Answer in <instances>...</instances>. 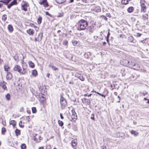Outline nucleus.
<instances>
[{"mask_svg":"<svg viewBox=\"0 0 149 149\" xmlns=\"http://www.w3.org/2000/svg\"><path fill=\"white\" fill-rule=\"evenodd\" d=\"M88 25L87 22L84 19H81L78 24V29L79 30H84Z\"/></svg>","mask_w":149,"mask_h":149,"instance_id":"f257e3e1","label":"nucleus"},{"mask_svg":"<svg viewBox=\"0 0 149 149\" xmlns=\"http://www.w3.org/2000/svg\"><path fill=\"white\" fill-rule=\"evenodd\" d=\"M60 103L61 105L62 109H64L65 106L67 104V102L65 99L62 96H61L60 97Z\"/></svg>","mask_w":149,"mask_h":149,"instance_id":"f03ea898","label":"nucleus"},{"mask_svg":"<svg viewBox=\"0 0 149 149\" xmlns=\"http://www.w3.org/2000/svg\"><path fill=\"white\" fill-rule=\"evenodd\" d=\"M145 1L143 0H140V4L141 6V12L145 13L146 10V6L144 4Z\"/></svg>","mask_w":149,"mask_h":149,"instance_id":"7ed1b4c3","label":"nucleus"},{"mask_svg":"<svg viewBox=\"0 0 149 149\" xmlns=\"http://www.w3.org/2000/svg\"><path fill=\"white\" fill-rule=\"evenodd\" d=\"M120 63L121 65L127 67L128 65V63H129V61L127 59H124L120 61Z\"/></svg>","mask_w":149,"mask_h":149,"instance_id":"20e7f679","label":"nucleus"},{"mask_svg":"<svg viewBox=\"0 0 149 149\" xmlns=\"http://www.w3.org/2000/svg\"><path fill=\"white\" fill-rule=\"evenodd\" d=\"M77 141L76 139H74L71 141V146L74 149H76L77 148Z\"/></svg>","mask_w":149,"mask_h":149,"instance_id":"39448f33","label":"nucleus"},{"mask_svg":"<svg viewBox=\"0 0 149 149\" xmlns=\"http://www.w3.org/2000/svg\"><path fill=\"white\" fill-rule=\"evenodd\" d=\"M13 70L17 72L20 73L21 68L19 65H16L14 68Z\"/></svg>","mask_w":149,"mask_h":149,"instance_id":"423d86ee","label":"nucleus"},{"mask_svg":"<svg viewBox=\"0 0 149 149\" xmlns=\"http://www.w3.org/2000/svg\"><path fill=\"white\" fill-rule=\"evenodd\" d=\"M39 3L40 5H43L44 7H46L48 6V3L47 2V0H42V1L39 2Z\"/></svg>","mask_w":149,"mask_h":149,"instance_id":"0eeeda50","label":"nucleus"},{"mask_svg":"<svg viewBox=\"0 0 149 149\" xmlns=\"http://www.w3.org/2000/svg\"><path fill=\"white\" fill-rule=\"evenodd\" d=\"M6 83L5 82H1L0 84V86H1L2 87V88L4 90H7V87L6 86Z\"/></svg>","mask_w":149,"mask_h":149,"instance_id":"6e6552de","label":"nucleus"},{"mask_svg":"<svg viewBox=\"0 0 149 149\" xmlns=\"http://www.w3.org/2000/svg\"><path fill=\"white\" fill-rule=\"evenodd\" d=\"M75 76L81 81H83L84 80V78L80 74H79L78 73H76L75 74Z\"/></svg>","mask_w":149,"mask_h":149,"instance_id":"1a4fd4ad","label":"nucleus"},{"mask_svg":"<svg viewBox=\"0 0 149 149\" xmlns=\"http://www.w3.org/2000/svg\"><path fill=\"white\" fill-rule=\"evenodd\" d=\"M132 69L137 70H139L140 69V67L138 64L135 63L134 65L132 67Z\"/></svg>","mask_w":149,"mask_h":149,"instance_id":"9d476101","label":"nucleus"},{"mask_svg":"<svg viewBox=\"0 0 149 149\" xmlns=\"http://www.w3.org/2000/svg\"><path fill=\"white\" fill-rule=\"evenodd\" d=\"M12 77V74L10 72H8L6 75V78L8 80L11 79Z\"/></svg>","mask_w":149,"mask_h":149,"instance_id":"9b49d317","label":"nucleus"},{"mask_svg":"<svg viewBox=\"0 0 149 149\" xmlns=\"http://www.w3.org/2000/svg\"><path fill=\"white\" fill-rule=\"evenodd\" d=\"M22 10L25 11L27 10V6L26 4H24L22 6Z\"/></svg>","mask_w":149,"mask_h":149,"instance_id":"f8f14e48","label":"nucleus"},{"mask_svg":"<svg viewBox=\"0 0 149 149\" xmlns=\"http://www.w3.org/2000/svg\"><path fill=\"white\" fill-rule=\"evenodd\" d=\"M130 132L132 134H133L135 136H137L139 134L138 132L134 130H132L130 131Z\"/></svg>","mask_w":149,"mask_h":149,"instance_id":"ddd939ff","label":"nucleus"},{"mask_svg":"<svg viewBox=\"0 0 149 149\" xmlns=\"http://www.w3.org/2000/svg\"><path fill=\"white\" fill-rule=\"evenodd\" d=\"M84 100L88 105H90L91 104V100L90 99H88L85 98H83L82 99V102H83V100Z\"/></svg>","mask_w":149,"mask_h":149,"instance_id":"4468645a","label":"nucleus"},{"mask_svg":"<svg viewBox=\"0 0 149 149\" xmlns=\"http://www.w3.org/2000/svg\"><path fill=\"white\" fill-rule=\"evenodd\" d=\"M91 55V53L90 52H87L84 54V57L85 58H88Z\"/></svg>","mask_w":149,"mask_h":149,"instance_id":"2eb2a0df","label":"nucleus"},{"mask_svg":"<svg viewBox=\"0 0 149 149\" xmlns=\"http://www.w3.org/2000/svg\"><path fill=\"white\" fill-rule=\"evenodd\" d=\"M129 42L132 43H135L136 40L134 39V38H129L128 39Z\"/></svg>","mask_w":149,"mask_h":149,"instance_id":"dca6fc26","label":"nucleus"},{"mask_svg":"<svg viewBox=\"0 0 149 149\" xmlns=\"http://www.w3.org/2000/svg\"><path fill=\"white\" fill-rule=\"evenodd\" d=\"M49 67H51L52 69L54 71H56L58 70V68L56 67L53 65L49 64Z\"/></svg>","mask_w":149,"mask_h":149,"instance_id":"f3484780","label":"nucleus"},{"mask_svg":"<svg viewBox=\"0 0 149 149\" xmlns=\"http://www.w3.org/2000/svg\"><path fill=\"white\" fill-rule=\"evenodd\" d=\"M134 9V8L132 6H131L127 8V11L128 13H131L133 11Z\"/></svg>","mask_w":149,"mask_h":149,"instance_id":"a211bd4d","label":"nucleus"},{"mask_svg":"<svg viewBox=\"0 0 149 149\" xmlns=\"http://www.w3.org/2000/svg\"><path fill=\"white\" fill-rule=\"evenodd\" d=\"M32 75L33 76L35 77H36L38 73L36 70H34L32 71Z\"/></svg>","mask_w":149,"mask_h":149,"instance_id":"6ab92c4d","label":"nucleus"},{"mask_svg":"<svg viewBox=\"0 0 149 149\" xmlns=\"http://www.w3.org/2000/svg\"><path fill=\"white\" fill-rule=\"evenodd\" d=\"M58 123L59 126H61L62 129L64 128V127H63V122L60 120H58Z\"/></svg>","mask_w":149,"mask_h":149,"instance_id":"aec40b11","label":"nucleus"},{"mask_svg":"<svg viewBox=\"0 0 149 149\" xmlns=\"http://www.w3.org/2000/svg\"><path fill=\"white\" fill-rule=\"evenodd\" d=\"M29 67L32 68H34L35 67L34 63L31 61H29Z\"/></svg>","mask_w":149,"mask_h":149,"instance_id":"412c9836","label":"nucleus"},{"mask_svg":"<svg viewBox=\"0 0 149 149\" xmlns=\"http://www.w3.org/2000/svg\"><path fill=\"white\" fill-rule=\"evenodd\" d=\"M65 0H55L56 2L58 4H62L65 1Z\"/></svg>","mask_w":149,"mask_h":149,"instance_id":"4be33fe9","label":"nucleus"},{"mask_svg":"<svg viewBox=\"0 0 149 149\" xmlns=\"http://www.w3.org/2000/svg\"><path fill=\"white\" fill-rule=\"evenodd\" d=\"M8 29L10 32L12 31L13 30V26L11 25H9L8 26Z\"/></svg>","mask_w":149,"mask_h":149,"instance_id":"5701e85b","label":"nucleus"},{"mask_svg":"<svg viewBox=\"0 0 149 149\" xmlns=\"http://www.w3.org/2000/svg\"><path fill=\"white\" fill-rule=\"evenodd\" d=\"M10 124L12 125L14 127L16 125V123L15 120H12L10 121Z\"/></svg>","mask_w":149,"mask_h":149,"instance_id":"b1692460","label":"nucleus"},{"mask_svg":"<svg viewBox=\"0 0 149 149\" xmlns=\"http://www.w3.org/2000/svg\"><path fill=\"white\" fill-rule=\"evenodd\" d=\"M88 30L90 32H93L94 30V27L93 26H90L88 28Z\"/></svg>","mask_w":149,"mask_h":149,"instance_id":"393cba45","label":"nucleus"},{"mask_svg":"<svg viewBox=\"0 0 149 149\" xmlns=\"http://www.w3.org/2000/svg\"><path fill=\"white\" fill-rule=\"evenodd\" d=\"M15 133L16 136H17L20 134V132L19 130L17 129L15 130Z\"/></svg>","mask_w":149,"mask_h":149,"instance_id":"a878e982","label":"nucleus"},{"mask_svg":"<svg viewBox=\"0 0 149 149\" xmlns=\"http://www.w3.org/2000/svg\"><path fill=\"white\" fill-rule=\"evenodd\" d=\"M135 63L132 62V61H131V64H128V65L127 66V67H129L130 68H132V67L134 65V64H135Z\"/></svg>","mask_w":149,"mask_h":149,"instance_id":"bb28decb","label":"nucleus"},{"mask_svg":"<svg viewBox=\"0 0 149 149\" xmlns=\"http://www.w3.org/2000/svg\"><path fill=\"white\" fill-rule=\"evenodd\" d=\"M71 118L72 120L74 121L76 120L77 118V115H71Z\"/></svg>","mask_w":149,"mask_h":149,"instance_id":"cd10ccee","label":"nucleus"},{"mask_svg":"<svg viewBox=\"0 0 149 149\" xmlns=\"http://www.w3.org/2000/svg\"><path fill=\"white\" fill-rule=\"evenodd\" d=\"M26 72V69L24 68H23V70H22L21 69V72H20V74H24Z\"/></svg>","mask_w":149,"mask_h":149,"instance_id":"c85d7f7f","label":"nucleus"},{"mask_svg":"<svg viewBox=\"0 0 149 149\" xmlns=\"http://www.w3.org/2000/svg\"><path fill=\"white\" fill-rule=\"evenodd\" d=\"M148 18V15L147 14H145L142 15V18L143 19L146 20Z\"/></svg>","mask_w":149,"mask_h":149,"instance_id":"c756f323","label":"nucleus"},{"mask_svg":"<svg viewBox=\"0 0 149 149\" xmlns=\"http://www.w3.org/2000/svg\"><path fill=\"white\" fill-rule=\"evenodd\" d=\"M7 16L6 15H2V20L3 21H5L7 19Z\"/></svg>","mask_w":149,"mask_h":149,"instance_id":"7c9ffc66","label":"nucleus"},{"mask_svg":"<svg viewBox=\"0 0 149 149\" xmlns=\"http://www.w3.org/2000/svg\"><path fill=\"white\" fill-rule=\"evenodd\" d=\"M42 17H41L40 16L37 21L38 23L39 24H40L42 22Z\"/></svg>","mask_w":149,"mask_h":149,"instance_id":"2f4dec72","label":"nucleus"},{"mask_svg":"<svg viewBox=\"0 0 149 149\" xmlns=\"http://www.w3.org/2000/svg\"><path fill=\"white\" fill-rule=\"evenodd\" d=\"M6 99L8 101L10 100V95L9 93H7L6 95Z\"/></svg>","mask_w":149,"mask_h":149,"instance_id":"473e14b6","label":"nucleus"},{"mask_svg":"<svg viewBox=\"0 0 149 149\" xmlns=\"http://www.w3.org/2000/svg\"><path fill=\"white\" fill-rule=\"evenodd\" d=\"M6 131V128L4 127H3L1 129V133L2 134H4Z\"/></svg>","mask_w":149,"mask_h":149,"instance_id":"72a5a7b5","label":"nucleus"},{"mask_svg":"<svg viewBox=\"0 0 149 149\" xmlns=\"http://www.w3.org/2000/svg\"><path fill=\"white\" fill-rule=\"evenodd\" d=\"M21 149H26V146L24 143H23L21 146Z\"/></svg>","mask_w":149,"mask_h":149,"instance_id":"f704fd0d","label":"nucleus"},{"mask_svg":"<svg viewBox=\"0 0 149 149\" xmlns=\"http://www.w3.org/2000/svg\"><path fill=\"white\" fill-rule=\"evenodd\" d=\"M32 111L33 113H36L37 112L36 108L35 107H33L32 108Z\"/></svg>","mask_w":149,"mask_h":149,"instance_id":"c9c22d12","label":"nucleus"},{"mask_svg":"<svg viewBox=\"0 0 149 149\" xmlns=\"http://www.w3.org/2000/svg\"><path fill=\"white\" fill-rule=\"evenodd\" d=\"M27 32L30 35L33 34V31L31 29H29L28 30H27Z\"/></svg>","mask_w":149,"mask_h":149,"instance_id":"e433bc0d","label":"nucleus"},{"mask_svg":"<svg viewBox=\"0 0 149 149\" xmlns=\"http://www.w3.org/2000/svg\"><path fill=\"white\" fill-rule=\"evenodd\" d=\"M121 3L123 4L126 5L128 4V2L126 1V0H122L121 1Z\"/></svg>","mask_w":149,"mask_h":149,"instance_id":"4c0bfd02","label":"nucleus"},{"mask_svg":"<svg viewBox=\"0 0 149 149\" xmlns=\"http://www.w3.org/2000/svg\"><path fill=\"white\" fill-rule=\"evenodd\" d=\"M0 2L3 3L6 5H7L6 0H0Z\"/></svg>","mask_w":149,"mask_h":149,"instance_id":"58836bf2","label":"nucleus"},{"mask_svg":"<svg viewBox=\"0 0 149 149\" xmlns=\"http://www.w3.org/2000/svg\"><path fill=\"white\" fill-rule=\"evenodd\" d=\"M140 93L142 94L144 96H145V95L148 94V92L146 91H144L143 92H140Z\"/></svg>","mask_w":149,"mask_h":149,"instance_id":"ea45409f","label":"nucleus"},{"mask_svg":"<svg viewBox=\"0 0 149 149\" xmlns=\"http://www.w3.org/2000/svg\"><path fill=\"white\" fill-rule=\"evenodd\" d=\"M72 43L74 45H75L78 43V42L76 41L72 40Z\"/></svg>","mask_w":149,"mask_h":149,"instance_id":"a19ab883","label":"nucleus"},{"mask_svg":"<svg viewBox=\"0 0 149 149\" xmlns=\"http://www.w3.org/2000/svg\"><path fill=\"white\" fill-rule=\"evenodd\" d=\"M94 116L95 115L94 113H93L91 114V119L94 121L95 120V119L94 117Z\"/></svg>","mask_w":149,"mask_h":149,"instance_id":"79ce46f5","label":"nucleus"},{"mask_svg":"<svg viewBox=\"0 0 149 149\" xmlns=\"http://www.w3.org/2000/svg\"><path fill=\"white\" fill-rule=\"evenodd\" d=\"M11 3L13 5L16 4L17 3V1L16 0H14Z\"/></svg>","mask_w":149,"mask_h":149,"instance_id":"37998d69","label":"nucleus"},{"mask_svg":"<svg viewBox=\"0 0 149 149\" xmlns=\"http://www.w3.org/2000/svg\"><path fill=\"white\" fill-rule=\"evenodd\" d=\"M102 33V32H101V33ZM102 33L103 35H102L101 34V36L102 37H103L104 36H106L107 35V32L104 31L103 33Z\"/></svg>","mask_w":149,"mask_h":149,"instance_id":"c03bdc74","label":"nucleus"},{"mask_svg":"<svg viewBox=\"0 0 149 149\" xmlns=\"http://www.w3.org/2000/svg\"><path fill=\"white\" fill-rule=\"evenodd\" d=\"M40 39H39V38H35L34 39L35 41H41L42 40V38H40Z\"/></svg>","mask_w":149,"mask_h":149,"instance_id":"a18cd8bd","label":"nucleus"},{"mask_svg":"<svg viewBox=\"0 0 149 149\" xmlns=\"http://www.w3.org/2000/svg\"><path fill=\"white\" fill-rule=\"evenodd\" d=\"M71 112H72V115H77L76 112L75 111L74 109H72L71 111Z\"/></svg>","mask_w":149,"mask_h":149,"instance_id":"49530a36","label":"nucleus"},{"mask_svg":"<svg viewBox=\"0 0 149 149\" xmlns=\"http://www.w3.org/2000/svg\"><path fill=\"white\" fill-rule=\"evenodd\" d=\"M45 13H46V15H48L50 17H53V16L52 15H51L50 14H49L48 12H45Z\"/></svg>","mask_w":149,"mask_h":149,"instance_id":"de8ad7c7","label":"nucleus"},{"mask_svg":"<svg viewBox=\"0 0 149 149\" xmlns=\"http://www.w3.org/2000/svg\"><path fill=\"white\" fill-rule=\"evenodd\" d=\"M13 5V4L11 3L9 4H8L7 6V7L8 8H10Z\"/></svg>","mask_w":149,"mask_h":149,"instance_id":"09e8293b","label":"nucleus"},{"mask_svg":"<svg viewBox=\"0 0 149 149\" xmlns=\"http://www.w3.org/2000/svg\"><path fill=\"white\" fill-rule=\"evenodd\" d=\"M118 133L119 134H121V135H119V136H118L119 137H123V136H124V134L122 132H119Z\"/></svg>","mask_w":149,"mask_h":149,"instance_id":"8fccbe9b","label":"nucleus"},{"mask_svg":"<svg viewBox=\"0 0 149 149\" xmlns=\"http://www.w3.org/2000/svg\"><path fill=\"white\" fill-rule=\"evenodd\" d=\"M67 44L68 41L66 40H64V41H63V45H67Z\"/></svg>","mask_w":149,"mask_h":149,"instance_id":"3c124183","label":"nucleus"},{"mask_svg":"<svg viewBox=\"0 0 149 149\" xmlns=\"http://www.w3.org/2000/svg\"><path fill=\"white\" fill-rule=\"evenodd\" d=\"M40 102L44 104L45 103V98H44V99H40Z\"/></svg>","mask_w":149,"mask_h":149,"instance_id":"603ef678","label":"nucleus"},{"mask_svg":"<svg viewBox=\"0 0 149 149\" xmlns=\"http://www.w3.org/2000/svg\"><path fill=\"white\" fill-rule=\"evenodd\" d=\"M22 122L21 121H20L19 122V126L20 127H24V125H22Z\"/></svg>","mask_w":149,"mask_h":149,"instance_id":"864d4df0","label":"nucleus"},{"mask_svg":"<svg viewBox=\"0 0 149 149\" xmlns=\"http://www.w3.org/2000/svg\"><path fill=\"white\" fill-rule=\"evenodd\" d=\"M140 71L141 72H145L146 71V70L144 68H141L140 70Z\"/></svg>","mask_w":149,"mask_h":149,"instance_id":"5fc2aeb1","label":"nucleus"},{"mask_svg":"<svg viewBox=\"0 0 149 149\" xmlns=\"http://www.w3.org/2000/svg\"><path fill=\"white\" fill-rule=\"evenodd\" d=\"M14 59L15 60V61H17V59L18 58V56L17 54H16L15 56L13 57Z\"/></svg>","mask_w":149,"mask_h":149,"instance_id":"6e6d98bb","label":"nucleus"},{"mask_svg":"<svg viewBox=\"0 0 149 149\" xmlns=\"http://www.w3.org/2000/svg\"><path fill=\"white\" fill-rule=\"evenodd\" d=\"M141 34L139 33H136L135 36L138 37H140L141 36Z\"/></svg>","mask_w":149,"mask_h":149,"instance_id":"4d7b16f0","label":"nucleus"},{"mask_svg":"<svg viewBox=\"0 0 149 149\" xmlns=\"http://www.w3.org/2000/svg\"><path fill=\"white\" fill-rule=\"evenodd\" d=\"M102 17H103V19H104L105 20H106V21H107V20L108 19L105 16H104V15H102Z\"/></svg>","mask_w":149,"mask_h":149,"instance_id":"13d9d810","label":"nucleus"},{"mask_svg":"<svg viewBox=\"0 0 149 149\" xmlns=\"http://www.w3.org/2000/svg\"><path fill=\"white\" fill-rule=\"evenodd\" d=\"M82 1L84 3H88V1L87 0H82Z\"/></svg>","mask_w":149,"mask_h":149,"instance_id":"bf43d9fd","label":"nucleus"},{"mask_svg":"<svg viewBox=\"0 0 149 149\" xmlns=\"http://www.w3.org/2000/svg\"><path fill=\"white\" fill-rule=\"evenodd\" d=\"M4 68L5 71H8V69L7 68H6V66H4Z\"/></svg>","mask_w":149,"mask_h":149,"instance_id":"052dcab7","label":"nucleus"},{"mask_svg":"<svg viewBox=\"0 0 149 149\" xmlns=\"http://www.w3.org/2000/svg\"><path fill=\"white\" fill-rule=\"evenodd\" d=\"M19 111L20 112H23L24 111L23 108L22 107L20 109Z\"/></svg>","mask_w":149,"mask_h":149,"instance_id":"680f3d73","label":"nucleus"},{"mask_svg":"<svg viewBox=\"0 0 149 149\" xmlns=\"http://www.w3.org/2000/svg\"><path fill=\"white\" fill-rule=\"evenodd\" d=\"M60 118L61 119H63V117L62 115V114L61 113H60Z\"/></svg>","mask_w":149,"mask_h":149,"instance_id":"e2e57ef3","label":"nucleus"},{"mask_svg":"<svg viewBox=\"0 0 149 149\" xmlns=\"http://www.w3.org/2000/svg\"><path fill=\"white\" fill-rule=\"evenodd\" d=\"M146 38L145 39H144V40H141V42H142L143 43H145V41H146Z\"/></svg>","mask_w":149,"mask_h":149,"instance_id":"0e129e2a","label":"nucleus"},{"mask_svg":"<svg viewBox=\"0 0 149 149\" xmlns=\"http://www.w3.org/2000/svg\"><path fill=\"white\" fill-rule=\"evenodd\" d=\"M102 149H106V147L105 146H103L102 147Z\"/></svg>","mask_w":149,"mask_h":149,"instance_id":"69168bd1","label":"nucleus"},{"mask_svg":"<svg viewBox=\"0 0 149 149\" xmlns=\"http://www.w3.org/2000/svg\"><path fill=\"white\" fill-rule=\"evenodd\" d=\"M34 139V140L35 141H36V142L37 141H38V139H37V138H36L35 137H34V139Z\"/></svg>","mask_w":149,"mask_h":149,"instance_id":"338daca9","label":"nucleus"},{"mask_svg":"<svg viewBox=\"0 0 149 149\" xmlns=\"http://www.w3.org/2000/svg\"><path fill=\"white\" fill-rule=\"evenodd\" d=\"M26 119L27 120H28V121H29L30 120L29 116H27L26 117Z\"/></svg>","mask_w":149,"mask_h":149,"instance_id":"774afa93","label":"nucleus"}]
</instances>
